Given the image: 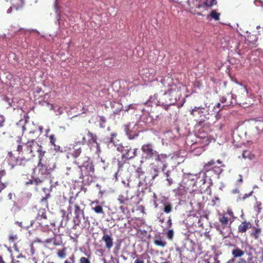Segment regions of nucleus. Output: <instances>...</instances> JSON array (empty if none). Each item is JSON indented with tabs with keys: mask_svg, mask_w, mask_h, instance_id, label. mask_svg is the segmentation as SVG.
Listing matches in <instances>:
<instances>
[{
	"mask_svg": "<svg viewBox=\"0 0 263 263\" xmlns=\"http://www.w3.org/2000/svg\"><path fill=\"white\" fill-rule=\"evenodd\" d=\"M24 122L23 126L22 137V145H18L17 151L18 156L15 160V164L11 166L12 169L17 166H25L32 158L35 157V152L41 156H44L45 151L42 150V146L35 140L37 138L36 134L37 127L30 123L26 119L20 120V123Z\"/></svg>",
	"mask_w": 263,
	"mask_h": 263,
	"instance_id": "nucleus-1",
	"label": "nucleus"
},
{
	"mask_svg": "<svg viewBox=\"0 0 263 263\" xmlns=\"http://www.w3.org/2000/svg\"><path fill=\"white\" fill-rule=\"evenodd\" d=\"M224 166L222 162L219 159L216 161L211 159L204 163L203 166V171L199 172L198 175L195 176L196 182L195 181V178L191 179L194 181L193 186H195L196 183L198 182L202 184H205L206 182V177L208 175L211 176L214 175L219 176L223 171L222 167H224Z\"/></svg>",
	"mask_w": 263,
	"mask_h": 263,
	"instance_id": "nucleus-2",
	"label": "nucleus"
},
{
	"mask_svg": "<svg viewBox=\"0 0 263 263\" xmlns=\"http://www.w3.org/2000/svg\"><path fill=\"white\" fill-rule=\"evenodd\" d=\"M76 163L79 165V178L84 181L86 180L88 184L91 183L93 181V176L95 171L92 160L88 157L83 156L79 158Z\"/></svg>",
	"mask_w": 263,
	"mask_h": 263,
	"instance_id": "nucleus-3",
	"label": "nucleus"
},
{
	"mask_svg": "<svg viewBox=\"0 0 263 263\" xmlns=\"http://www.w3.org/2000/svg\"><path fill=\"white\" fill-rule=\"evenodd\" d=\"M43 157L39 155V162L37 164L39 172L37 175L46 179L54 170L56 164L52 159H50L44 160L43 158Z\"/></svg>",
	"mask_w": 263,
	"mask_h": 263,
	"instance_id": "nucleus-4",
	"label": "nucleus"
},
{
	"mask_svg": "<svg viewBox=\"0 0 263 263\" xmlns=\"http://www.w3.org/2000/svg\"><path fill=\"white\" fill-rule=\"evenodd\" d=\"M205 108L201 106H195L194 108L190 110V114L196 121L199 125H201L205 122L209 118L207 117L208 114H206Z\"/></svg>",
	"mask_w": 263,
	"mask_h": 263,
	"instance_id": "nucleus-5",
	"label": "nucleus"
},
{
	"mask_svg": "<svg viewBox=\"0 0 263 263\" xmlns=\"http://www.w3.org/2000/svg\"><path fill=\"white\" fill-rule=\"evenodd\" d=\"M237 95L235 96L236 104L248 106L249 105L247 101L248 98V90L246 86L240 85L237 88Z\"/></svg>",
	"mask_w": 263,
	"mask_h": 263,
	"instance_id": "nucleus-6",
	"label": "nucleus"
},
{
	"mask_svg": "<svg viewBox=\"0 0 263 263\" xmlns=\"http://www.w3.org/2000/svg\"><path fill=\"white\" fill-rule=\"evenodd\" d=\"M117 150L122 153L121 156L126 159L129 160L134 158L137 155V148L132 149L130 145H123L122 144L118 145Z\"/></svg>",
	"mask_w": 263,
	"mask_h": 263,
	"instance_id": "nucleus-7",
	"label": "nucleus"
},
{
	"mask_svg": "<svg viewBox=\"0 0 263 263\" xmlns=\"http://www.w3.org/2000/svg\"><path fill=\"white\" fill-rule=\"evenodd\" d=\"M87 140L86 143L90 149H95L96 152L100 151V144L98 142V137L96 134L89 130L87 133Z\"/></svg>",
	"mask_w": 263,
	"mask_h": 263,
	"instance_id": "nucleus-8",
	"label": "nucleus"
},
{
	"mask_svg": "<svg viewBox=\"0 0 263 263\" xmlns=\"http://www.w3.org/2000/svg\"><path fill=\"white\" fill-rule=\"evenodd\" d=\"M49 194H47L45 197H43L40 202V205L41 206L37 212V218H41V219H47L46 210L48 209L47 199L50 197Z\"/></svg>",
	"mask_w": 263,
	"mask_h": 263,
	"instance_id": "nucleus-9",
	"label": "nucleus"
},
{
	"mask_svg": "<svg viewBox=\"0 0 263 263\" xmlns=\"http://www.w3.org/2000/svg\"><path fill=\"white\" fill-rule=\"evenodd\" d=\"M141 151L146 155V158L147 159L152 160L157 153V151L154 149L153 144L151 143L143 144L141 147Z\"/></svg>",
	"mask_w": 263,
	"mask_h": 263,
	"instance_id": "nucleus-10",
	"label": "nucleus"
},
{
	"mask_svg": "<svg viewBox=\"0 0 263 263\" xmlns=\"http://www.w3.org/2000/svg\"><path fill=\"white\" fill-rule=\"evenodd\" d=\"M86 143V139L85 137L83 135L81 141L76 142L72 145L71 155L74 158H77L80 156L82 153V148L80 146V145H85Z\"/></svg>",
	"mask_w": 263,
	"mask_h": 263,
	"instance_id": "nucleus-11",
	"label": "nucleus"
},
{
	"mask_svg": "<svg viewBox=\"0 0 263 263\" xmlns=\"http://www.w3.org/2000/svg\"><path fill=\"white\" fill-rule=\"evenodd\" d=\"M218 219L221 223V227L222 229L225 228L229 224H231L233 221V220H231L225 214H219ZM216 228L220 232V234H222V230H221L220 225L217 226Z\"/></svg>",
	"mask_w": 263,
	"mask_h": 263,
	"instance_id": "nucleus-12",
	"label": "nucleus"
},
{
	"mask_svg": "<svg viewBox=\"0 0 263 263\" xmlns=\"http://www.w3.org/2000/svg\"><path fill=\"white\" fill-rule=\"evenodd\" d=\"M220 102L224 104V106H234L236 104V101L233 95L231 93H228L226 96L222 97L220 99Z\"/></svg>",
	"mask_w": 263,
	"mask_h": 263,
	"instance_id": "nucleus-13",
	"label": "nucleus"
},
{
	"mask_svg": "<svg viewBox=\"0 0 263 263\" xmlns=\"http://www.w3.org/2000/svg\"><path fill=\"white\" fill-rule=\"evenodd\" d=\"M245 254L243 251L241 250L238 247H236L232 251V255L233 258L230 259L227 263H233L235 262V258H241Z\"/></svg>",
	"mask_w": 263,
	"mask_h": 263,
	"instance_id": "nucleus-14",
	"label": "nucleus"
},
{
	"mask_svg": "<svg viewBox=\"0 0 263 263\" xmlns=\"http://www.w3.org/2000/svg\"><path fill=\"white\" fill-rule=\"evenodd\" d=\"M252 228V224L249 221H244L241 222L238 227V232L239 233H245L248 230Z\"/></svg>",
	"mask_w": 263,
	"mask_h": 263,
	"instance_id": "nucleus-15",
	"label": "nucleus"
},
{
	"mask_svg": "<svg viewBox=\"0 0 263 263\" xmlns=\"http://www.w3.org/2000/svg\"><path fill=\"white\" fill-rule=\"evenodd\" d=\"M102 240L105 242V247L108 250H110L113 246V238L111 235L104 234Z\"/></svg>",
	"mask_w": 263,
	"mask_h": 263,
	"instance_id": "nucleus-16",
	"label": "nucleus"
},
{
	"mask_svg": "<svg viewBox=\"0 0 263 263\" xmlns=\"http://www.w3.org/2000/svg\"><path fill=\"white\" fill-rule=\"evenodd\" d=\"M167 158V156L166 154H159L157 152L156 156H154L152 160H155L156 161L161 162L163 163V167H162V171H164V169L166 167L167 165L165 163V160Z\"/></svg>",
	"mask_w": 263,
	"mask_h": 263,
	"instance_id": "nucleus-17",
	"label": "nucleus"
},
{
	"mask_svg": "<svg viewBox=\"0 0 263 263\" xmlns=\"http://www.w3.org/2000/svg\"><path fill=\"white\" fill-rule=\"evenodd\" d=\"M117 136V134L116 133H112L111 134L110 137L107 138V143H108V145L110 144H112L117 148L118 145H121L120 143H118L119 140L116 141L115 140V138H116Z\"/></svg>",
	"mask_w": 263,
	"mask_h": 263,
	"instance_id": "nucleus-18",
	"label": "nucleus"
},
{
	"mask_svg": "<svg viewBox=\"0 0 263 263\" xmlns=\"http://www.w3.org/2000/svg\"><path fill=\"white\" fill-rule=\"evenodd\" d=\"M67 171L66 173V175L71 176L72 177H75L77 176L78 172H79L78 167H67Z\"/></svg>",
	"mask_w": 263,
	"mask_h": 263,
	"instance_id": "nucleus-19",
	"label": "nucleus"
},
{
	"mask_svg": "<svg viewBox=\"0 0 263 263\" xmlns=\"http://www.w3.org/2000/svg\"><path fill=\"white\" fill-rule=\"evenodd\" d=\"M167 80L170 81V82L168 83L167 86L168 87V89L166 91V93H168L171 95L174 91H175L177 89L176 85L173 82V80L171 79H168Z\"/></svg>",
	"mask_w": 263,
	"mask_h": 263,
	"instance_id": "nucleus-20",
	"label": "nucleus"
},
{
	"mask_svg": "<svg viewBox=\"0 0 263 263\" xmlns=\"http://www.w3.org/2000/svg\"><path fill=\"white\" fill-rule=\"evenodd\" d=\"M13 7L16 10L22 8L24 5V0H11Z\"/></svg>",
	"mask_w": 263,
	"mask_h": 263,
	"instance_id": "nucleus-21",
	"label": "nucleus"
},
{
	"mask_svg": "<svg viewBox=\"0 0 263 263\" xmlns=\"http://www.w3.org/2000/svg\"><path fill=\"white\" fill-rule=\"evenodd\" d=\"M253 231L250 233V235L255 239H258L259 237L261 230L260 228L255 227H253Z\"/></svg>",
	"mask_w": 263,
	"mask_h": 263,
	"instance_id": "nucleus-22",
	"label": "nucleus"
},
{
	"mask_svg": "<svg viewBox=\"0 0 263 263\" xmlns=\"http://www.w3.org/2000/svg\"><path fill=\"white\" fill-rule=\"evenodd\" d=\"M81 214H74V217H73V221L74 223L73 229H76L77 226H78L80 224L81 222Z\"/></svg>",
	"mask_w": 263,
	"mask_h": 263,
	"instance_id": "nucleus-23",
	"label": "nucleus"
},
{
	"mask_svg": "<svg viewBox=\"0 0 263 263\" xmlns=\"http://www.w3.org/2000/svg\"><path fill=\"white\" fill-rule=\"evenodd\" d=\"M74 214H81L82 216H84V209H82L78 203H76L74 205Z\"/></svg>",
	"mask_w": 263,
	"mask_h": 263,
	"instance_id": "nucleus-24",
	"label": "nucleus"
},
{
	"mask_svg": "<svg viewBox=\"0 0 263 263\" xmlns=\"http://www.w3.org/2000/svg\"><path fill=\"white\" fill-rule=\"evenodd\" d=\"M159 169L155 166L152 167L151 170V177L153 180L155 179L159 175Z\"/></svg>",
	"mask_w": 263,
	"mask_h": 263,
	"instance_id": "nucleus-25",
	"label": "nucleus"
},
{
	"mask_svg": "<svg viewBox=\"0 0 263 263\" xmlns=\"http://www.w3.org/2000/svg\"><path fill=\"white\" fill-rule=\"evenodd\" d=\"M126 160H128L126 159V158L124 157H122V156H121L120 159H118L117 164L118 167V171H119L122 168L124 165L126 163Z\"/></svg>",
	"mask_w": 263,
	"mask_h": 263,
	"instance_id": "nucleus-26",
	"label": "nucleus"
},
{
	"mask_svg": "<svg viewBox=\"0 0 263 263\" xmlns=\"http://www.w3.org/2000/svg\"><path fill=\"white\" fill-rule=\"evenodd\" d=\"M154 244L156 246L164 247L166 245V242L162 240L161 237H159L158 239L154 240Z\"/></svg>",
	"mask_w": 263,
	"mask_h": 263,
	"instance_id": "nucleus-27",
	"label": "nucleus"
},
{
	"mask_svg": "<svg viewBox=\"0 0 263 263\" xmlns=\"http://www.w3.org/2000/svg\"><path fill=\"white\" fill-rule=\"evenodd\" d=\"M18 236L16 234H15L13 232H11L8 236V240L10 243H14L18 239Z\"/></svg>",
	"mask_w": 263,
	"mask_h": 263,
	"instance_id": "nucleus-28",
	"label": "nucleus"
},
{
	"mask_svg": "<svg viewBox=\"0 0 263 263\" xmlns=\"http://www.w3.org/2000/svg\"><path fill=\"white\" fill-rule=\"evenodd\" d=\"M91 209L96 214H104V211L102 206L100 205H96L94 206H91Z\"/></svg>",
	"mask_w": 263,
	"mask_h": 263,
	"instance_id": "nucleus-29",
	"label": "nucleus"
},
{
	"mask_svg": "<svg viewBox=\"0 0 263 263\" xmlns=\"http://www.w3.org/2000/svg\"><path fill=\"white\" fill-rule=\"evenodd\" d=\"M45 178H42V177H40L37 175L36 177L33 178L34 184L36 186L42 184L45 181Z\"/></svg>",
	"mask_w": 263,
	"mask_h": 263,
	"instance_id": "nucleus-30",
	"label": "nucleus"
},
{
	"mask_svg": "<svg viewBox=\"0 0 263 263\" xmlns=\"http://www.w3.org/2000/svg\"><path fill=\"white\" fill-rule=\"evenodd\" d=\"M57 255L60 258H64L66 256V248H63L62 249L59 250Z\"/></svg>",
	"mask_w": 263,
	"mask_h": 263,
	"instance_id": "nucleus-31",
	"label": "nucleus"
},
{
	"mask_svg": "<svg viewBox=\"0 0 263 263\" xmlns=\"http://www.w3.org/2000/svg\"><path fill=\"white\" fill-rule=\"evenodd\" d=\"M118 201L120 204H124L126 202H129V198L125 197L123 195H120L118 198Z\"/></svg>",
	"mask_w": 263,
	"mask_h": 263,
	"instance_id": "nucleus-32",
	"label": "nucleus"
},
{
	"mask_svg": "<svg viewBox=\"0 0 263 263\" xmlns=\"http://www.w3.org/2000/svg\"><path fill=\"white\" fill-rule=\"evenodd\" d=\"M163 211L166 213H170L172 211V206L170 203H164Z\"/></svg>",
	"mask_w": 263,
	"mask_h": 263,
	"instance_id": "nucleus-33",
	"label": "nucleus"
},
{
	"mask_svg": "<svg viewBox=\"0 0 263 263\" xmlns=\"http://www.w3.org/2000/svg\"><path fill=\"white\" fill-rule=\"evenodd\" d=\"M166 180L168 181V185L170 186L173 183V179L171 177V172L170 171L165 173Z\"/></svg>",
	"mask_w": 263,
	"mask_h": 263,
	"instance_id": "nucleus-34",
	"label": "nucleus"
},
{
	"mask_svg": "<svg viewBox=\"0 0 263 263\" xmlns=\"http://www.w3.org/2000/svg\"><path fill=\"white\" fill-rule=\"evenodd\" d=\"M220 15V14L219 13L217 12L215 10H213L211 12L210 16L215 21H218L219 20Z\"/></svg>",
	"mask_w": 263,
	"mask_h": 263,
	"instance_id": "nucleus-35",
	"label": "nucleus"
},
{
	"mask_svg": "<svg viewBox=\"0 0 263 263\" xmlns=\"http://www.w3.org/2000/svg\"><path fill=\"white\" fill-rule=\"evenodd\" d=\"M252 154L249 151L246 150L243 151L242 154V157L244 159H251Z\"/></svg>",
	"mask_w": 263,
	"mask_h": 263,
	"instance_id": "nucleus-36",
	"label": "nucleus"
},
{
	"mask_svg": "<svg viewBox=\"0 0 263 263\" xmlns=\"http://www.w3.org/2000/svg\"><path fill=\"white\" fill-rule=\"evenodd\" d=\"M126 133L128 138L130 139H134L138 136L137 134H132V132L128 129L126 130Z\"/></svg>",
	"mask_w": 263,
	"mask_h": 263,
	"instance_id": "nucleus-37",
	"label": "nucleus"
},
{
	"mask_svg": "<svg viewBox=\"0 0 263 263\" xmlns=\"http://www.w3.org/2000/svg\"><path fill=\"white\" fill-rule=\"evenodd\" d=\"M5 176H1L0 177V193L2 192V190H3L5 188H6L8 185L7 182H3L2 181V179Z\"/></svg>",
	"mask_w": 263,
	"mask_h": 263,
	"instance_id": "nucleus-38",
	"label": "nucleus"
},
{
	"mask_svg": "<svg viewBox=\"0 0 263 263\" xmlns=\"http://www.w3.org/2000/svg\"><path fill=\"white\" fill-rule=\"evenodd\" d=\"M203 5L204 6H205L206 7H212L214 6V5H216L215 3H214L212 0H206L205 2H204L203 3Z\"/></svg>",
	"mask_w": 263,
	"mask_h": 263,
	"instance_id": "nucleus-39",
	"label": "nucleus"
},
{
	"mask_svg": "<svg viewBox=\"0 0 263 263\" xmlns=\"http://www.w3.org/2000/svg\"><path fill=\"white\" fill-rule=\"evenodd\" d=\"M49 139L50 140V143L51 145L55 144V142L57 140V139L55 137V136L53 134L50 135L49 136Z\"/></svg>",
	"mask_w": 263,
	"mask_h": 263,
	"instance_id": "nucleus-40",
	"label": "nucleus"
},
{
	"mask_svg": "<svg viewBox=\"0 0 263 263\" xmlns=\"http://www.w3.org/2000/svg\"><path fill=\"white\" fill-rule=\"evenodd\" d=\"M166 236H167V238L170 240H172L174 236V231L173 230H169L166 232Z\"/></svg>",
	"mask_w": 263,
	"mask_h": 263,
	"instance_id": "nucleus-41",
	"label": "nucleus"
},
{
	"mask_svg": "<svg viewBox=\"0 0 263 263\" xmlns=\"http://www.w3.org/2000/svg\"><path fill=\"white\" fill-rule=\"evenodd\" d=\"M252 193V192H251L250 193H249L248 194L246 193V194L243 195L242 196L240 195L238 199H239L240 200H245L246 198H247L248 197L251 196Z\"/></svg>",
	"mask_w": 263,
	"mask_h": 263,
	"instance_id": "nucleus-42",
	"label": "nucleus"
},
{
	"mask_svg": "<svg viewBox=\"0 0 263 263\" xmlns=\"http://www.w3.org/2000/svg\"><path fill=\"white\" fill-rule=\"evenodd\" d=\"M53 146V149L56 152H60L62 153L63 151L61 146L59 145H57L56 144L52 145Z\"/></svg>",
	"mask_w": 263,
	"mask_h": 263,
	"instance_id": "nucleus-43",
	"label": "nucleus"
},
{
	"mask_svg": "<svg viewBox=\"0 0 263 263\" xmlns=\"http://www.w3.org/2000/svg\"><path fill=\"white\" fill-rule=\"evenodd\" d=\"M80 263H90V261L88 258L82 257L80 259Z\"/></svg>",
	"mask_w": 263,
	"mask_h": 263,
	"instance_id": "nucleus-44",
	"label": "nucleus"
},
{
	"mask_svg": "<svg viewBox=\"0 0 263 263\" xmlns=\"http://www.w3.org/2000/svg\"><path fill=\"white\" fill-rule=\"evenodd\" d=\"M4 100L8 104L9 106H12V101H11L8 97H5L4 98Z\"/></svg>",
	"mask_w": 263,
	"mask_h": 263,
	"instance_id": "nucleus-45",
	"label": "nucleus"
},
{
	"mask_svg": "<svg viewBox=\"0 0 263 263\" xmlns=\"http://www.w3.org/2000/svg\"><path fill=\"white\" fill-rule=\"evenodd\" d=\"M227 214L229 215V216L230 217L232 218L233 219L234 218H235V217H234V213H233V212L231 210H228V211H227Z\"/></svg>",
	"mask_w": 263,
	"mask_h": 263,
	"instance_id": "nucleus-46",
	"label": "nucleus"
},
{
	"mask_svg": "<svg viewBox=\"0 0 263 263\" xmlns=\"http://www.w3.org/2000/svg\"><path fill=\"white\" fill-rule=\"evenodd\" d=\"M236 263H247V261L245 258H240L236 261Z\"/></svg>",
	"mask_w": 263,
	"mask_h": 263,
	"instance_id": "nucleus-47",
	"label": "nucleus"
},
{
	"mask_svg": "<svg viewBox=\"0 0 263 263\" xmlns=\"http://www.w3.org/2000/svg\"><path fill=\"white\" fill-rule=\"evenodd\" d=\"M4 118L3 116L0 115V127H2L4 123Z\"/></svg>",
	"mask_w": 263,
	"mask_h": 263,
	"instance_id": "nucleus-48",
	"label": "nucleus"
},
{
	"mask_svg": "<svg viewBox=\"0 0 263 263\" xmlns=\"http://www.w3.org/2000/svg\"><path fill=\"white\" fill-rule=\"evenodd\" d=\"M119 209H120V210L121 211V212L122 213H124L125 212V210L128 209V207H125L124 206V204H123V205H121L120 206Z\"/></svg>",
	"mask_w": 263,
	"mask_h": 263,
	"instance_id": "nucleus-49",
	"label": "nucleus"
},
{
	"mask_svg": "<svg viewBox=\"0 0 263 263\" xmlns=\"http://www.w3.org/2000/svg\"><path fill=\"white\" fill-rule=\"evenodd\" d=\"M99 203V201L98 200H94V201H92L90 202V206H93L95 204V205H98V204Z\"/></svg>",
	"mask_w": 263,
	"mask_h": 263,
	"instance_id": "nucleus-50",
	"label": "nucleus"
},
{
	"mask_svg": "<svg viewBox=\"0 0 263 263\" xmlns=\"http://www.w3.org/2000/svg\"><path fill=\"white\" fill-rule=\"evenodd\" d=\"M25 184L27 185H29L30 184H34L33 179L26 182Z\"/></svg>",
	"mask_w": 263,
	"mask_h": 263,
	"instance_id": "nucleus-51",
	"label": "nucleus"
},
{
	"mask_svg": "<svg viewBox=\"0 0 263 263\" xmlns=\"http://www.w3.org/2000/svg\"><path fill=\"white\" fill-rule=\"evenodd\" d=\"M69 259L71 261V262H74V255L72 254L69 258Z\"/></svg>",
	"mask_w": 263,
	"mask_h": 263,
	"instance_id": "nucleus-52",
	"label": "nucleus"
},
{
	"mask_svg": "<svg viewBox=\"0 0 263 263\" xmlns=\"http://www.w3.org/2000/svg\"><path fill=\"white\" fill-rule=\"evenodd\" d=\"M167 223L168 227H171L172 226V220L170 218L167 220Z\"/></svg>",
	"mask_w": 263,
	"mask_h": 263,
	"instance_id": "nucleus-53",
	"label": "nucleus"
},
{
	"mask_svg": "<svg viewBox=\"0 0 263 263\" xmlns=\"http://www.w3.org/2000/svg\"><path fill=\"white\" fill-rule=\"evenodd\" d=\"M134 263H144V262L142 260H139L137 259L135 261Z\"/></svg>",
	"mask_w": 263,
	"mask_h": 263,
	"instance_id": "nucleus-54",
	"label": "nucleus"
},
{
	"mask_svg": "<svg viewBox=\"0 0 263 263\" xmlns=\"http://www.w3.org/2000/svg\"><path fill=\"white\" fill-rule=\"evenodd\" d=\"M31 254L32 255H33L34 254V252H35V250H34V247H33V245H32L31 247Z\"/></svg>",
	"mask_w": 263,
	"mask_h": 263,
	"instance_id": "nucleus-55",
	"label": "nucleus"
},
{
	"mask_svg": "<svg viewBox=\"0 0 263 263\" xmlns=\"http://www.w3.org/2000/svg\"><path fill=\"white\" fill-rule=\"evenodd\" d=\"M124 205H125L126 207H128V206H131L132 205V204L131 203L130 200L129 199V202H126V203H124Z\"/></svg>",
	"mask_w": 263,
	"mask_h": 263,
	"instance_id": "nucleus-56",
	"label": "nucleus"
},
{
	"mask_svg": "<svg viewBox=\"0 0 263 263\" xmlns=\"http://www.w3.org/2000/svg\"><path fill=\"white\" fill-rule=\"evenodd\" d=\"M0 263H5L2 256L0 255Z\"/></svg>",
	"mask_w": 263,
	"mask_h": 263,
	"instance_id": "nucleus-57",
	"label": "nucleus"
},
{
	"mask_svg": "<svg viewBox=\"0 0 263 263\" xmlns=\"http://www.w3.org/2000/svg\"><path fill=\"white\" fill-rule=\"evenodd\" d=\"M19 261L18 260H14V259H12V260L11 261V263H16V262H18Z\"/></svg>",
	"mask_w": 263,
	"mask_h": 263,
	"instance_id": "nucleus-58",
	"label": "nucleus"
},
{
	"mask_svg": "<svg viewBox=\"0 0 263 263\" xmlns=\"http://www.w3.org/2000/svg\"><path fill=\"white\" fill-rule=\"evenodd\" d=\"M24 256H23L21 254H20L17 256V258H18V259H20L21 258H24Z\"/></svg>",
	"mask_w": 263,
	"mask_h": 263,
	"instance_id": "nucleus-59",
	"label": "nucleus"
},
{
	"mask_svg": "<svg viewBox=\"0 0 263 263\" xmlns=\"http://www.w3.org/2000/svg\"><path fill=\"white\" fill-rule=\"evenodd\" d=\"M239 177H240V179H239V181L240 182H242V176L241 175H239Z\"/></svg>",
	"mask_w": 263,
	"mask_h": 263,
	"instance_id": "nucleus-60",
	"label": "nucleus"
},
{
	"mask_svg": "<svg viewBox=\"0 0 263 263\" xmlns=\"http://www.w3.org/2000/svg\"><path fill=\"white\" fill-rule=\"evenodd\" d=\"M220 104L219 103H218L215 105V107H218V108H219V107H220Z\"/></svg>",
	"mask_w": 263,
	"mask_h": 263,
	"instance_id": "nucleus-61",
	"label": "nucleus"
},
{
	"mask_svg": "<svg viewBox=\"0 0 263 263\" xmlns=\"http://www.w3.org/2000/svg\"><path fill=\"white\" fill-rule=\"evenodd\" d=\"M64 263H72L71 261H69L68 260H65L64 261Z\"/></svg>",
	"mask_w": 263,
	"mask_h": 263,
	"instance_id": "nucleus-62",
	"label": "nucleus"
},
{
	"mask_svg": "<svg viewBox=\"0 0 263 263\" xmlns=\"http://www.w3.org/2000/svg\"><path fill=\"white\" fill-rule=\"evenodd\" d=\"M203 4L201 5H198V6L197 7L198 8H200V7H202Z\"/></svg>",
	"mask_w": 263,
	"mask_h": 263,
	"instance_id": "nucleus-63",
	"label": "nucleus"
},
{
	"mask_svg": "<svg viewBox=\"0 0 263 263\" xmlns=\"http://www.w3.org/2000/svg\"><path fill=\"white\" fill-rule=\"evenodd\" d=\"M115 249L117 250H119L120 249V247L119 246H116Z\"/></svg>",
	"mask_w": 263,
	"mask_h": 263,
	"instance_id": "nucleus-64",
	"label": "nucleus"
}]
</instances>
